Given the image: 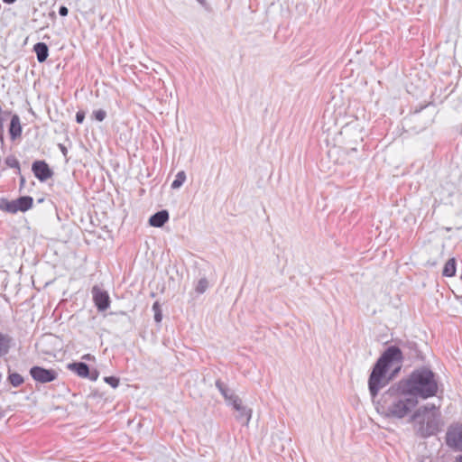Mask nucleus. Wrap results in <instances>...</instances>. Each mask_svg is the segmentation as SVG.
Instances as JSON below:
<instances>
[{"instance_id": "nucleus-1", "label": "nucleus", "mask_w": 462, "mask_h": 462, "mask_svg": "<svg viewBox=\"0 0 462 462\" xmlns=\"http://www.w3.org/2000/svg\"><path fill=\"white\" fill-rule=\"evenodd\" d=\"M417 404L418 400L411 396L398 382L381 395L375 402V409L383 417L402 419Z\"/></svg>"}, {"instance_id": "nucleus-2", "label": "nucleus", "mask_w": 462, "mask_h": 462, "mask_svg": "<svg viewBox=\"0 0 462 462\" xmlns=\"http://www.w3.org/2000/svg\"><path fill=\"white\" fill-rule=\"evenodd\" d=\"M401 386L412 397L426 400L437 396L439 383L435 373L426 366L414 369L407 377L399 381Z\"/></svg>"}, {"instance_id": "nucleus-3", "label": "nucleus", "mask_w": 462, "mask_h": 462, "mask_svg": "<svg viewBox=\"0 0 462 462\" xmlns=\"http://www.w3.org/2000/svg\"><path fill=\"white\" fill-rule=\"evenodd\" d=\"M440 404L427 403L419 407L412 414L411 420L415 423L417 433L427 438L439 431V409Z\"/></svg>"}, {"instance_id": "nucleus-4", "label": "nucleus", "mask_w": 462, "mask_h": 462, "mask_svg": "<svg viewBox=\"0 0 462 462\" xmlns=\"http://www.w3.org/2000/svg\"><path fill=\"white\" fill-rule=\"evenodd\" d=\"M388 369L379 361H376L374 365L368 379V388L374 402L379 391L388 383V379L386 378Z\"/></svg>"}, {"instance_id": "nucleus-5", "label": "nucleus", "mask_w": 462, "mask_h": 462, "mask_svg": "<svg viewBox=\"0 0 462 462\" xmlns=\"http://www.w3.org/2000/svg\"><path fill=\"white\" fill-rule=\"evenodd\" d=\"M445 441L447 446L454 451L462 452V422L452 423L448 426Z\"/></svg>"}, {"instance_id": "nucleus-6", "label": "nucleus", "mask_w": 462, "mask_h": 462, "mask_svg": "<svg viewBox=\"0 0 462 462\" xmlns=\"http://www.w3.org/2000/svg\"><path fill=\"white\" fill-rule=\"evenodd\" d=\"M30 374L32 379L41 383H46L54 381L58 373L53 369H46L42 366H32L30 369Z\"/></svg>"}, {"instance_id": "nucleus-7", "label": "nucleus", "mask_w": 462, "mask_h": 462, "mask_svg": "<svg viewBox=\"0 0 462 462\" xmlns=\"http://www.w3.org/2000/svg\"><path fill=\"white\" fill-rule=\"evenodd\" d=\"M402 359L403 356L402 350L396 346H391L386 348L377 361L389 368L393 362L401 363Z\"/></svg>"}, {"instance_id": "nucleus-8", "label": "nucleus", "mask_w": 462, "mask_h": 462, "mask_svg": "<svg viewBox=\"0 0 462 462\" xmlns=\"http://www.w3.org/2000/svg\"><path fill=\"white\" fill-rule=\"evenodd\" d=\"M93 301L98 311H105L110 306V297L107 291L95 285L91 290Z\"/></svg>"}, {"instance_id": "nucleus-9", "label": "nucleus", "mask_w": 462, "mask_h": 462, "mask_svg": "<svg viewBox=\"0 0 462 462\" xmlns=\"http://www.w3.org/2000/svg\"><path fill=\"white\" fill-rule=\"evenodd\" d=\"M32 171L40 181H45L52 176V171L45 161H35L32 162Z\"/></svg>"}, {"instance_id": "nucleus-10", "label": "nucleus", "mask_w": 462, "mask_h": 462, "mask_svg": "<svg viewBox=\"0 0 462 462\" xmlns=\"http://www.w3.org/2000/svg\"><path fill=\"white\" fill-rule=\"evenodd\" d=\"M237 411L236 420L241 421L244 425H248L252 418V410L242 403V400H235V404L232 406Z\"/></svg>"}, {"instance_id": "nucleus-11", "label": "nucleus", "mask_w": 462, "mask_h": 462, "mask_svg": "<svg viewBox=\"0 0 462 462\" xmlns=\"http://www.w3.org/2000/svg\"><path fill=\"white\" fill-rule=\"evenodd\" d=\"M216 387L220 392L225 401L228 405L233 406L235 404V400H239L240 398L231 390L229 389L224 383L220 380L216 381Z\"/></svg>"}, {"instance_id": "nucleus-12", "label": "nucleus", "mask_w": 462, "mask_h": 462, "mask_svg": "<svg viewBox=\"0 0 462 462\" xmlns=\"http://www.w3.org/2000/svg\"><path fill=\"white\" fill-rule=\"evenodd\" d=\"M169 220V213L167 210H161L153 214L150 219L149 224L154 227H162Z\"/></svg>"}, {"instance_id": "nucleus-13", "label": "nucleus", "mask_w": 462, "mask_h": 462, "mask_svg": "<svg viewBox=\"0 0 462 462\" xmlns=\"http://www.w3.org/2000/svg\"><path fill=\"white\" fill-rule=\"evenodd\" d=\"M22 125L18 115H14L9 125V134L12 140H15L22 134Z\"/></svg>"}, {"instance_id": "nucleus-14", "label": "nucleus", "mask_w": 462, "mask_h": 462, "mask_svg": "<svg viewBox=\"0 0 462 462\" xmlns=\"http://www.w3.org/2000/svg\"><path fill=\"white\" fill-rule=\"evenodd\" d=\"M33 51L36 53L37 60L40 63L44 62L49 56V48L44 42H37L33 46Z\"/></svg>"}, {"instance_id": "nucleus-15", "label": "nucleus", "mask_w": 462, "mask_h": 462, "mask_svg": "<svg viewBox=\"0 0 462 462\" xmlns=\"http://www.w3.org/2000/svg\"><path fill=\"white\" fill-rule=\"evenodd\" d=\"M69 368L75 372L79 376L86 378L89 375V367L86 363L77 362L69 365Z\"/></svg>"}, {"instance_id": "nucleus-16", "label": "nucleus", "mask_w": 462, "mask_h": 462, "mask_svg": "<svg viewBox=\"0 0 462 462\" xmlns=\"http://www.w3.org/2000/svg\"><path fill=\"white\" fill-rule=\"evenodd\" d=\"M33 199L30 196H23L20 197L19 199H15V205L17 208V211L24 212L28 209H30L32 206Z\"/></svg>"}, {"instance_id": "nucleus-17", "label": "nucleus", "mask_w": 462, "mask_h": 462, "mask_svg": "<svg viewBox=\"0 0 462 462\" xmlns=\"http://www.w3.org/2000/svg\"><path fill=\"white\" fill-rule=\"evenodd\" d=\"M0 209L9 213H16L17 208L15 205V200L9 201L5 198H0Z\"/></svg>"}, {"instance_id": "nucleus-18", "label": "nucleus", "mask_w": 462, "mask_h": 462, "mask_svg": "<svg viewBox=\"0 0 462 462\" xmlns=\"http://www.w3.org/2000/svg\"><path fill=\"white\" fill-rule=\"evenodd\" d=\"M11 337L0 332V357L6 355L10 349Z\"/></svg>"}, {"instance_id": "nucleus-19", "label": "nucleus", "mask_w": 462, "mask_h": 462, "mask_svg": "<svg viewBox=\"0 0 462 462\" xmlns=\"http://www.w3.org/2000/svg\"><path fill=\"white\" fill-rule=\"evenodd\" d=\"M456 260L454 258L448 259L444 265L442 274L446 277H452L456 274Z\"/></svg>"}, {"instance_id": "nucleus-20", "label": "nucleus", "mask_w": 462, "mask_h": 462, "mask_svg": "<svg viewBox=\"0 0 462 462\" xmlns=\"http://www.w3.org/2000/svg\"><path fill=\"white\" fill-rule=\"evenodd\" d=\"M185 180H186V173L183 171H179L175 176V180L172 181V183L171 185V189H177L180 188L183 185V183L185 182Z\"/></svg>"}, {"instance_id": "nucleus-21", "label": "nucleus", "mask_w": 462, "mask_h": 462, "mask_svg": "<svg viewBox=\"0 0 462 462\" xmlns=\"http://www.w3.org/2000/svg\"><path fill=\"white\" fill-rule=\"evenodd\" d=\"M8 381L14 387H18L23 383V377L18 373H9Z\"/></svg>"}, {"instance_id": "nucleus-22", "label": "nucleus", "mask_w": 462, "mask_h": 462, "mask_svg": "<svg viewBox=\"0 0 462 462\" xmlns=\"http://www.w3.org/2000/svg\"><path fill=\"white\" fill-rule=\"evenodd\" d=\"M5 163L7 167L16 170V173L20 174V162L14 155H9L5 158Z\"/></svg>"}, {"instance_id": "nucleus-23", "label": "nucleus", "mask_w": 462, "mask_h": 462, "mask_svg": "<svg viewBox=\"0 0 462 462\" xmlns=\"http://www.w3.org/2000/svg\"><path fill=\"white\" fill-rule=\"evenodd\" d=\"M152 310L154 312V320L157 323H160L162 319V313L161 310V306L158 301H155L152 305Z\"/></svg>"}, {"instance_id": "nucleus-24", "label": "nucleus", "mask_w": 462, "mask_h": 462, "mask_svg": "<svg viewBox=\"0 0 462 462\" xmlns=\"http://www.w3.org/2000/svg\"><path fill=\"white\" fill-rule=\"evenodd\" d=\"M208 282L206 278H201L196 286V291L199 294L204 293L208 289Z\"/></svg>"}, {"instance_id": "nucleus-25", "label": "nucleus", "mask_w": 462, "mask_h": 462, "mask_svg": "<svg viewBox=\"0 0 462 462\" xmlns=\"http://www.w3.org/2000/svg\"><path fill=\"white\" fill-rule=\"evenodd\" d=\"M93 117L98 121L102 122L106 117V112L103 109L95 110L92 114Z\"/></svg>"}, {"instance_id": "nucleus-26", "label": "nucleus", "mask_w": 462, "mask_h": 462, "mask_svg": "<svg viewBox=\"0 0 462 462\" xmlns=\"http://www.w3.org/2000/svg\"><path fill=\"white\" fill-rule=\"evenodd\" d=\"M104 381L113 388H116L119 385V379L116 376H106L104 378Z\"/></svg>"}, {"instance_id": "nucleus-27", "label": "nucleus", "mask_w": 462, "mask_h": 462, "mask_svg": "<svg viewBox=\"0 0 462 462\" xmlns=\"http://www.w3.org/2000/svg\"><path fill=\"white\" fill-rule=\"evenodd\" d=\"M85 119V113L83 111H78L76 114V122L78 124H82Z\"/></svg>"}, {"instance_id": "nucleus-28", "label": "nucleus", "mask_w": 462, "mask_h": 462, "mask_svg": "<svg viewBox=\"0 0 462 462\" xmlns=\"http://www.w3.org/2000/svg\"><path fill=\"white\" fill-rule=\"evenodd\" d=\"M411 350L413 351V353L411 354V357H418L419 356V350L417 349V346L415 343L410 344Z\"/></svg>"}, {"instance_id": "nucleus-29", "label": "nucleus", "mask_w": 462, "mask_h": 462, "mask_svg": "<svg viewBox=\"0 0 462 462\" xmlns=\"http://www.w3.org/2000/svg\"><path fill=\"white\" fill-rule=\"evenodd\" d=\"M98 372L97 370L90 371L89 370V375H88L87 378H89L91 381H96L98 377Z\"/></svg>"}, {"instance_id": "nucleus-30", "label": "nucleus", "mask_w": 462, "mask_h": 462, "mask_svg": "<svg viewBox=\"0 0 462 462\" xmlns=\"http://www.w3.org/2000/svg\"><path fill=\"white\" fill-rule=\"evenodd\" d=\"M69 14V9L67 8V6L65 5H61L60 8H59V14L60 16H67Z\"/></svg>"}, {"instance_id": "nucleus-31", "label": "nucleus", "mask_w": 462, "mask_h": 462, "mask_svg": "<svg viewBox=\"0 0 462 462\" xmlns=\"http://www.w3.org/2000/svg\"><path fill=\"white\" fill-rule=\"evenodd\" d=\"M59 147H60V149L61 152H62L64 155H66V154H67V152H68V151H67V148H66L63 144H59Z\"/></svg>"}, {"instance_id": "nucleus-32", "label": "nucleus", "mask_w": 462, "mask_h": 462, "mask_svg": "<svg viewBox=\"0 0 462 462\" xmlns=\"http://www.w3.org/2000/svg\"><path fill=\"white\" fill-rule=\"evenodd\" d=\"M454 462H462V455L456 457Z\"/></svg>"}, {"instance_id": "nucleus-33", "label": "nucleus", "mask_w": 462, "mask_h": 462, "mask_svg": "<svg viewBox=\"0 0 462 462\" xmlns=\"http://www.w3.org/2000/svg\"><path fill=\"white\" fill-rule=\"evenodd\" d=\"M16 0H3L5 4L11 5L14 4Z\"/></svg>"}, {"instance_id": "nucleus-34", "label": "nucleus", "mask_w": 462, "mask_h": 462, "mask_svg": "<svg viewBox=\"0 0 462 462\" xmlns=\"http://www.w3.org/2000/svg\"><path fill=\"white\" fill-rule=\"evenodd\" d=\"M349 129H350V126H349V125H346V126L343 128V131H344L345 133H347V132L349 131Z\"/></svg>"}, {"instance_id": "nucleus-35", "label": "nucleus", "mask_w": 462, "mask_h": 462, "mask_svg": "<svg viewBox=\"0 0 462 462\" xmlns=\"http://www.w3.org/2000/svg\"><path fill=\"white\" fill-rule=\"evenodd\" d=\"M201 5H206V0H197Z\"/></svg>"}, {"instance_id": "nucleus-36", "label": "nucleus", "mask_w": 462, "mask_h": 462, "mask_svg": "<svg viewBox=\"0 0 462 462\" xmlns=\"http://www.w3.org/2000/svg\"><path fill=\"white\" fill-rule=\"evenodd\" d=\"M20 181H21V186H23L24 184V178L23 176H21V179H20Z\"/></svg>"}, {"instance_id": "nucleus-37", "label": "nucleus", "mask_w": 462, "mask_h": 462, "mask_svg": "<svg viewBox=\"0 0 462 462\" xmlns=\"http://www.w3.org/2000/svg\"><path fill=\"white\" fill-rule=\"evenodd\" d=\"M426 106H425V107H426ZM422 108H424V106H421L420 109H417V108H416V109H415V111H414V113H415V114H417V113L420 112V110H421Z\"/></svg>"}, {"instance_id": "nucleus-38", "label": "nucleus", "mask_w": 462, "mask_h": 462, "mask_svg": "<svg viewBox=\"0 0 462 462\" xmlns=\"http://www.w3.org/2000/svg\"><path fill=\"white\" fill-rule=\"evenodd\" d=\"M51 16L52 18H54V17H55V13H54V12L51 13Z\"/></svg>"}]
</instances>
